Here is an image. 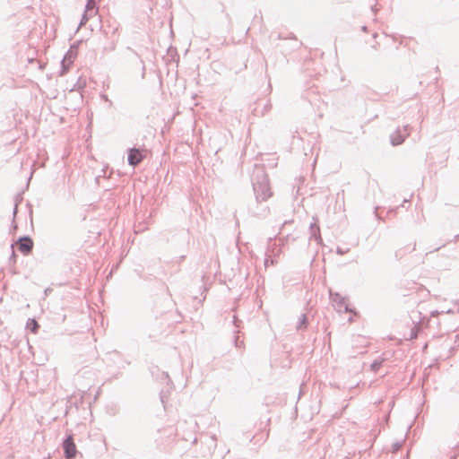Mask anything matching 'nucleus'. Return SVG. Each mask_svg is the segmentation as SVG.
Returning a JSON list of instances; mask_svg holds the SVG:
<instances>
[{
  "label": "nucleus",
  "instance_id": "1",
  "mask_svg": "<svg viewBox=\"0 0 459 459\" xmlns=\"http://www.w3.org/2000/svg\"><path fill=\"white\" fill-rule=\"evenodd\" d=\"M252 186L256 202L266 201L272 195L268 176L263 169H257L252 178Z\"/></svg>",
  "mask_w": 459,
  "mask_h": 459
},
{
  "label": "nucleus",
  "instance_id": "2",
  "mask_svg": "<svg viewBox=\"0 0 459 459\" xmlns=\"http://www.w3.org/2000/svg\"><path fill=\"white\" fill-rule=\"evenodd\" d=\"M79 43H80L79 41L74 43L70 47L69 50L65 53L63 60L61 61V67H62L61 74L62 75L65 74L69 70L70 65L73 64L74 60L77 56Z\"/></svg>",
  "mask_w": 459,
  "mask_h": 459
},
{
  "label": "nucleus",
  "instance_id": "3",
  "mask_svg": "<svg viewBox=\"0 0 459 459\" xmlns=\"http://www.w3.org/2000/svg\"><path fill=\"white\" fill-rule=\"evenodd\" d=\"M411 126L405 125L403 127H398L395 132L390 135L392 145L396 146L402 144L405 139L410 135Z\"/></svg>",
  "mask_w": 459,
  "mask_h": 459
},
{
  "label": "nucleus",
  "instance_id": "4",
  "mask_svg": "<svg viewBox=\"0 0 459 459\" xmlns=\"http://www.w3.org/2000/svg\"><path fill=\"white\" fill-rule=\"evenodd\" d=\"M127 153V161L132 167L139 165L146 157L145 150L141 148H129Z\"/></svg>",
  "mask_w": 459,
  "mask_h": 459
},
{
  "label": "nucleus",
  "instance_id": "5",
  "mask_svg": "<svg viewBox=\"0 0 459 459\" xmlns=\"http://www.w3.org/2000/svg\"><path fill=\"white\" fill-rule=\"evenodd\" d=\"M62 447L66 459H73L75 457L77 449L72 435H68L63 440Z\"/></svg>",
  "mask_w": 459,
  "mask_h": 459
},
{
  "label": "nucleus",
  "instance_id": "6",
  "mask_svg": "<svg viewBox=\"0 0 459 459\" xmlns=\"http://www.w3.org/2000/svg\"><path fill=\"white\" fill-rule=\"evenodd\" d=\"M16 247L23 255H29L33 249V240L29 236H22L16 241Z\"/></svg>",
  "mask_w": 459,
  "mask_h": 459
},
{
  "label": "nucleus",
  "instance_id": "7",
  "mask_svg": "<svg viewBox=\"0 0 459 459\" xmlns=\"http://www.w3.org/2000/svg\"><path fill=\"white\" fill-rule=\"evenodd\" d=\"M330 299L336 305L339 310L344 309L345 312H351V309L346 304L345 298L338 292L329 291Z\"/></svg>",
  "mask_w": 459,
  "mask_h": 459
},
{
  "label": "nucleus",
  "instance_id": "8",
  "mask_svg": "<svg viewBox=\"0 0 459 459\" xmlns=\"http://www.w3.org/2000/svg\"><path fill=\"white\" fill-rule=\"evenodd\" d=\"M314 222L310 223V226H309V238H308V241H311L312 239H315L316 241V244L318 246H322L323 245V238L321 237V233H320V228H319V225L317 224V221H316V219L314 218Z\"/></svg>",
  "mask_w": 459,
  "mask_h": 459
},
{
  "label": "nucleus",
  "instance_id": "9",
  "mask_svg": "<svg viewBox=\"0 0 459 459\" xmlns=\"http://www.w3.org/2000/svg\"><path fill=\"white\" fill-rule=\"evenodd\" d=\"M39 328V323L34 318H29L26 323V329L32 333H37Z\"/></svg>",
  "mask_w": 459,
  "mask_h": 459
},
{
  "label": "nucleus",
  "instance_id": "10",
  "mask_svg": "<svg viewBox=\"0 0 459 459\" xmlns=\"http://www.w3.org/2000/svg\"><path fill=\"white\" fill-rule=\"evenodd\" d=\"M95 7H96L95 0H87L84 12L90 13V15H92L93 13H97V11L95 10Z\"/></svg>",
  "mask_w": 459,
  "mask_h": 459
},
{
  "label": "nucleus",
  "instance_id": "11",
  "mask_svg": "<svg viewBox=\"0 0 459 459\" xmlns=\"http://www.w3.org/2000/svg\"><path fill=\"white\" fill-rule=\"evenodd\" d=\"M307 324V316L305 314H302L301 315V318H300V320L299 321V323L297 325V329L300 330L303 327H306Z\"/></svg>",
  "mask_w": 459,
  "mask_h": 459
},
{
  "label": "nucleus",
  "instance_id": "12",
  "mask_svg": "<svg viewBox=\"0 0 459 459\" xmlns=\"http://www.w3.org/2000/svg\"><path fill=\"white\" fill-rule=\"evenodd\" d=\"M403 442H404V439L401 440V441L394 442L392 445V452L396 453L403 446Z\"/></svg>",
  "mask_w": 459,
  "mask_h": 459
},
{
  "label": "nucleus",
  "instance_id": "13",
  "mask_svg": "<svg viewBox=\"0 0 459 459\" xmlns=\"http://www.w3.org/2000/svg\"><path fill=\"white\" fill-rule=\"evenodd\" d=\"M419 331H420V326L415 325V326L411 330L410 339H411V340L416 339V338L418 337Z\"/></svg>",
  "mask_w": 459,
  "mask_h": 459
},
{
  "label": "nucleus",
  "instance_id": "14",
  "mask_svg": "<svg viewBox=\"0 0 459 459\" xmlns=\"http://www.w3.org/2000/svg\"><path fill=\"white\" fill-rule=\"evenodd\" d=\"M382 366V361L380 360H374L370 366L371 370L374 372H377L380 367Z\"/></svg>",
  "mask_w": 459,
  "mask_h": 459
},
{
  "label": "nucleus",
  "instance_id": "15",
  "mask_svg": "<svg viewBox=\"0 0 459 459\" xmlns=\"http://www.w3.org/2000/svg\"><path fill=\"white\" fill-rule=\"evenodd\" d=\"M91 16V15H90V13L84 12L83 14H82V20L80 22L79 26L81 27V26L84 25L88 22V20H89V18Z\"/></svg>",
  "mask_w": 459,
  "mask_h": 459
},
{
  "label": "nucleus",
  "instance_id": "16",
  "mask_svg": "<svg viewBox=\"0 0 459 459\" xmlns=\"http://www.w3.org/2000/svg\"><path fill=\"white\" fill-rule=\"evenodd\" d=\"M160 380H164V381H169V374L167 372H164L162 371L160 373Z\"/></svg>",
  "mask_w": 459,
  "mask_h": 459
},
{
  "label": "nucleus",
  "instance_id": "17",
  "mask_svg": "<svg viewBox=\"0 0 459 459\" xmlns=\"http://www.w3.org/2000/svg\"><path fill=\"white\" fill-rule=\"evenodd\" d=\"M241 322L238 319V317L236 316H233V324L234 325L238 328L240 326V324Z\"/></svg>",
  "mask_w": 459,
  "mask_h": 459
},
{
  "label": "nucleus",
  "instance_id": "18",
  "mask_svg": "<svg viewBox=\"0 0 459 459\" xmlns=\"http://www.w3.org/2000/svg\"><path fill=\"white\" fill-rule=\"evenodd\" d=\"M234 342H235V346L237 348L241 347V345L243 344V342L238 341V336L235 337Z\"/></svg>",
  "mask_w": 459,
  "mask_h": 459
},
{
  "label": "nucleus",
  "instance_id": "19",
  "mask_svg": "<svg viewBox=\"0 0 459 459\" xmlns=\"http://www.w3.org/2000/svg\"><path fill=\"white\" fill-rule=\"evenodd\" d=\"M10 261H13V263H15V261H16V255H15L13 250L12 252V255H11V257H10Z\"/></svg>",
  "mask_w": 459,
  "mask_h": 459
},
{
  "label": "nucleus",
  "instance_id": "20",
  "mask_svg": "<svg viewBox=\"0 0 459 459\" xmlns=\"http://www.w3.org/2000/svg\"><path fill=\"white\" fill-rule=\"evenodd\" d=\"M17 212H18V204H15L13 212V218L16 216Z\"/></svg>",
  "mask_w": 459,
  "mask_h": 459
},
{
  "label": "nucleus",
  "instance_id": "21",
  "mask_svg": "<svg viewBox=\"0 0 459 459\" xmlns=\"http://www.w3.org/2000/svg\"><path fill=\"white\" fill-rule=\"evenodd\" d=\"M155 370L159 371V368L157 367H154V368H152L151 372H152V376H154Z\"/></svg>",
  "mask_w": 459,
  "mask_h": 459
},
{
  "label": "nucleus",
  "instance_id": "22",
  "mask_svg": "<svg viewBox=\"0 0 459 459\" xmlns=\"http://www.w3.org/2000/svg\"><path fill=\"white\" fill-rule=\"evenodd\" d=\"M160 401L161 403L164 404L165 403V401H164V395L162 393H160Z\"/></svg>",
  "mask_w": 459,
  "mask_h": 459
},
{
  "label": "nucleus",
  "instance_id": "23",
  "mask_svg": "<svg viewBox=\"0 0 459 459\" xmlns=\"http://www.w3.org/2000/svg\"><path fill=\"white\" fill-rule=\"evenodd\" d=\"M337 253L340 254V255H343L344 251H342L341 248H338L337 249Z\"/></svg>",
  "mask_w": 459,
  "mask_h": 459
},
{
  "label": "nucleus",
  "instance_id": "24",
  "mask_svg": "<svg viewBox=\"0 0 459 459\" xmlns=\"http://www.w3.org/2000/svg\"><path fill=\"white\" fill-rule=\"evenodd\" d=\"M371 10H372V12H373L374 13H377V9H376L375 5H372V6H371Z\"/></svg>",
  "mask_w": 459,
  "mask_h": 459
},
{
  "label": "nucleus",
  "instance_id": "25",
  "mask_svg": "<svg viewBox=\"0 0 459 459\" xmlns=\"http://www.w3.org/2000/svg\"><path fill=\"white\" fill-rule=\"evenodd\" d=\"M437 314H438V311H433V312H431V316H436V315H437Z\"/></svg>",
  "mask_w": 459,
  "mask_h": 459
},
{
  "label": "nucleus",
  "instance_id": "26",
  "mask_svg": "<svg viewBox=\"0 0 459 459\" xmlns=\"http://www.w3.org/2000/svg\"><path fill=\"white\" fill-rule=\"evenodd\" d=\"M268 263H269V260L266 258V259L264 260V265H265V266H268Z\"/></svg>",
  "mask_w": 459,
  "mask_h": 459
},
{
  "label": "nucleus",
  "instance_id": "27",
  "mask_svg": "<svg viewBox=\"0 0 459 459\" xmlns=\"http://www.w3.org/2000/svg\"><path fill=\"white\" fill-rule=\"evenodd\" d=\"M459 239V234L455 236V241H457Z\"/></svg>",
  "mask_w": 459,
  "mask_h": 459
},
{
  "label": "nucleus",
  "instance_id": "28",
  "mask_svg": "<svg viewBox=\"0 0 459 459\" xmlns=\"http://www.w3.org/2000/svg\"><path fill=\"white\" fill-rule=\"evenodd\" d=\"M13 228L14 230H16V229H17V225H16V224H14V221H13Z\"/></svg>",
  "mask_w": 459,
  "mask_h": 459
},
{
  "label": "nucleus",
  "instance_id": "29",
  "mask_svg": "<svg viewBox=\"0 0 459 459\" xmlns=\"http://www.w3.org/2000/svg\"><path fill=\"white\" fill-rule=\"evenodd\" d=\"M441 248V247L435 248L432 252L437 251Z\"/></svg>",
  "mask_w": 459,
  "mask_h": 459
},
{
  "label": "nucleus",
  "instance_id": "30",
  "mask_svg": "<svg viewBox=\"0 0 459 459\" xmlns=\"http://www.w3.org/2000/svg\"><path fill=\"white\" fill-rule=\"evenodd\" d=\"M362 30H363L364 31H367V26H363V27H362Z\"/></svg>",
  "mask_w": 459,
  "mask_h": 459
},
{
  "label": "nucleus",
  "instance_id": "31",
  "mask_svg": "<svg viewBox=\"0 0 459 459\" xmlns=\"http://www.w3.org/2000/svg\"><path fill=\"white\" fill-rule=\"evenodd\" d=\"M415 247H416V244L413 245L411 250H415Z\"/></svg>",
  "mask_w": 459,
  "mask_h": 459
},
{
  "label": "nucleus",
  "instance_id": "32",
  "mask_svg": "<svg viewBox=\"0 0 459 459\" xmlns=\"http://www.w3.org/2000/svg\"><path fill=\"white\" fill-rule=\"evenodd\" d=\"M457 338H459V335H456Z\"/></svg>",
  "mask_w": 459,
  "mask_h": 459
}]
</instances>
